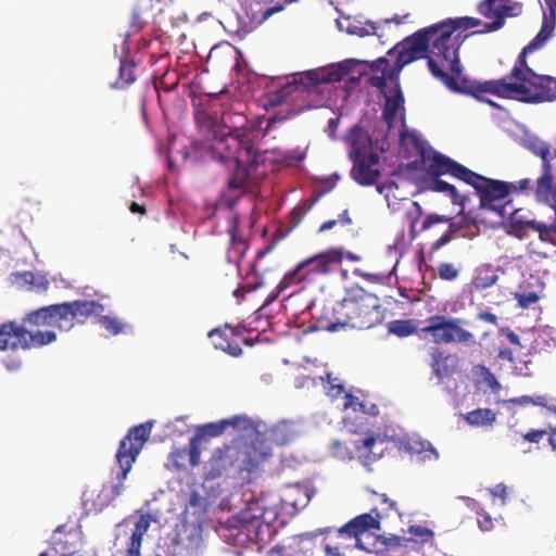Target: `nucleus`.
<instances>
[{
  "label": "nucleus",
  "instance_id": "nucleus-1",
  "mask_svg": "<svg viewBox=\"0 0 556 556\" xmlns=\"http://www.w3.org/2000/svg\"><path fill=\"white\" fill-rule=\"evenodd\" d=\"M104 306L96 300H75L51 304L25 314L22 325L7 321L0 325V351L39 349L56 341L52 330L36 332L29 327H55L61 331H70L77 325H84L91 315H98Z\"/></svg>",
  "mask_w": 556,
  "mask_h": 556
},
{
  "label": "nucleus",
  "instance_id": "nucleus-2",
  "mask_svg": "<svg viewBox=\"0 0 556 556\" xmlns=\"http://www.w3.org/2000/svg\"><path fill=\"white\" fill-rule=\"evenodd\" d=\"M208 138V149L214 159L233 162L235 168L227 180V188L220 194L218 205L232 210L247 191L250 174L245 164L254 157V144L249 129L214 125Z\"/></svg>",
  "mask_w": 556,
  "mask_h": 556
},
{
  "label": "nucleus",
  "instance_id": "nucleus-3",
  "mask_svg": "<svg viewBox=\"0 0 556 556\" xmlns=\"http://www.w3.org/2000/svg\"><path fill=\"white\" fill-rule=\"evenodd\" d=\"M271 457V450L265 440H232L213 450L204 465L205 480H238L250 482L252 476L263 470Z\"/></svg>",
  "mask_w": 556,
  "mask_h": 556
},
{
  "label": "nucleus",
  "instance_id": "nucleus-4",
  "mask_svg": "<svg viewBox=\"0 0 556 556\" xmlns=\"http://www.w3.org/2000/svg\"><path fill=\"white\" fill-rule=\"evenodd\" d=\"M383 319L379 298L361 287H352L341 301L324 306L318 323L321 328L333 332L346 328L367 330L380 325Z\"/></svg>",
  "mask_w": 556,
  "mask_h": 556
},
{
  "label": "nucleus",
  "instance_id": "nucleus-5",
  "mask_svg": "<svg viewBox=\"0 0 556 556\" xmlns=\"http://www.w3.org/2000/svg\"><path fill=\"white\" fill-rule=\"evenodd\" d=\"M440 34L439 25L435 24L416 31L407 37L403 43L424 55L427 59V64L432 76L441 80L448 89L470 94L480 100L482 99V94L492 93L490 89H493V87L491 85L495 84L496 80L472 83L467 78H462L460 84L458 76H456L454 65L452 64V59L447 55V51L442 49V53H438V55L433 53L437 52L434 47Z\"/></svg>",
  "mask_w": 556,
  "mask_h": 556
},
{
  "label": "nucleus",
  "instance_id": "nucleus-6",
  "mask_svg": "<svg viewBox=\"0 0 556 556\" xmlns=\"http://www.w3.org/2000/svg\"><path fill=\"white\" fill-rule=\"evenodd\" d=\"M429 172L433 176L451 175L471 186L479 195L480 208L495 212L501 217L516 213V211L507 212L511 192L509 182L486 178L439 152H433Z\"/></svg>",
  "mask_w": 556,
  "mask_h": 556
},
{
  "label": "nucleus",
  "instance_id": "nucleus-7",
  "mask_svg": "<svg viewBox=\"0 0 556 556\" xmlns=\"http://www.w3.org/2000/svg\"><path fill=\"white\" fill-rule=\"evenodd\" d=\"M152 422L130 428L121 440L115 454L119 471L116 475L119 484L88 489L83 494V505L88 514H98L106 508L119 494L123 481L130 472L134 463L150 438Z\"/></svg>",
  "mask_w": 556,
  "mask_h": 556
},
{
  "label": "nucleus",
  "instance_id": "nucleus-8",
  "mask_svg": "<svg viewBox=\"0 0 556 556\" xmlns=\"http://www.w3.org/2000/svg\"><path fill=\"white\" fill-rule=\"evenodd\" d=\"M381 522L379 518L369 513L361 514L334 531L331 539L321 541L326 556H345L346 551L358 548L368 553L376 549V544H370L372 531H379Z\"/></svg>",
  "mask_w": 556,
  "mask_h": 556
},
{
  "label": "nucleus",
  "instance_id": "nucleus-9",
  "mask_svg": "<svg viewBox=\"0 0 556 556\" xmlns=\"http://www.w3.org/2000/svg\"><path fill=\"white\" fill-rule=\"evenodd\" d=\"M492 94L502 98L516 99L523 102L538 103L556 99V78L536 74L526 70V75L519 78H501L491 85ZM556 157V150L554 151Z\"/></svg>",
  "mask_w": 556,
  "mask_h": 556
},
{
  "label": "nucleus",
  "instance_id": "nucleus-10",
  "mask_svg": "<svg viewBox=\"0 0 556 556\" xmlns=\"http://www.w3.org/2000/svg\"><path fill=\"white\" fill-rule=\"evenodd\" d=\"M344 256L342 248H330L303 260L283 276L278 283L279 291H285L294 285L312 283L319 276L331 274L342 264Z\"/></svg>",
  "mask_w": 556,
  "mask_h": 556
},
{
  "label": "nucleus",
  "instance_id": "nucleus-11",
  "mask_svg": "<svg viewBox=\"0 0 556 556\" xmlns=\"http://www.w3.org/2000/svg\"><path fill=\"white\" fill-rule=\"evenodd\" d=\"M359 64L357 60L349 59L339 63L330 64L326 67L301 73L299 78L283 85L271 98L273 104H280L287 97L294 91L302 90L309 92L320 84H329L341 81L346 75L353 72L356 65Z\"/></svg>",
  "mask_w": 556,
  "mask_h": 556
},
{
  "label": "nucleus",
  "instance_id": "nucleus-12",
  "mask_svg": "<svg viewBox=\"0 0 556 556\" xmlns=\"http://www.w3.org/2000/svg\"><path fill=\"white\" fill-rule=\"evenodd\" d=\"M439 28L441 30V34L439 35V39H437V45L434 47L435 51L433 52L435 55L438 53H442L444 49L447 51V55L452 59V64L454 65V68L456 71V76H458L459 81L462 83L463 73H462V65L458 56V50L460 46L463 45L465 38L468 35H463V30H467L477 26L482 25L483 23L481 20L470 16H463V17H456V18H448L446 21H443L438 24Z\"/></svg>",
  "mask_w": 556,
  "mask_h": 556
},
{
  "label": "nucleus",
  "instance_id": "nucleus-13",
  "mask_svg": "<svg viewBox=\"0 0 556 556\" xmlns=\"http://www.w3.org/2000/svg\"><path fill=\"white\" fill-rule=\"evenodd\" d=\"M278 516V508L266 505L262 497L249 500L245 508L240 511L239 519L251 540L263 542L275 532L273 526Z\"/></svg>",
  "mask_w": 556,
  "mask_h": 556
},
{
  "label": "nucleus",
  "instance_id": "nucleus-14",
  "mask_svg": "<svg viewBox=\"0 0 556 556\" xmlns=\"http://www.w3.org/2000/svg\"><path fill=\"white\" fill-rule=\"evenodd\" d=\"M462 319L447 317L445 315H433L428 318L422 332L432 337L438 344H473V333L462 327Z\"/></svg>",
  "mask_w": 556,
  "mask_h": 556
},
{
  "label": "nucleus",
  "instance_id": "nucleus-15",
  "mask_svg": "<svg viewBox=\"0 0 556 556\" xmlns=\"http://www.w3.org/2000/svg\"><path fill=\"white\" fill-rule=\"evenodd\" d=\"M544 2L547 9V13L544 14L541 29L533 38V40L529 42L518 55L510 74L505 77L507 80L525 76L526 70H532L528 65L526 56L536 49L543 47L554 33L556 26V0H544Z\"/></svg>",
  "mask_w": 556,
  "mask_h": 556
},
{
  "label": "nucleus",
  "instance_id": "nucleus-16",
  "mask_svg": "<svg viewBox=\"0 0 556 556\" xmlns=\"http://www.w3.org/2000/svg\"><path fill=\"white\" fill-rule=\"evenodd\" d=\"M522 3L515 0H483L478 4V11L491 20L483 23V29L478 33H491L503 27L506 17L518 16L522 12Z\"/></svg>",
  "mask_w": 556,
  "mask_h": 556
},
{
  "label": "nucleus",
  "instance_id": "nucleus-17",
  "mask_svg": "<svg viewBox=\"0 0 556 556\" xmlns=\"http://www.w3.org/2000/svg\"><path fill=\"white\" fill-rule=\"evenodd\" d=\"M353 167L351 169V178L361 186H371L380 177L381 173L377 165L379 164V155L370 152L369 156L351 160Z\"/></svg>",
  "mask_w": 556,
  "mask_h": 556
},
{
  "label": "nucleus",
  "instance_id": "nucleus-18",
  "mask_svg": "<svg viewBox=\"0 0 556 556\" xmlns=\"http://www.w3.org/2000/svg\"><path fill=\"white\" fill-rule=\"evenodd\" d=\"M152 517L150 514L140 515L134 522L132 517L125 518L121 523L117 525L118 529L127 528L132 523L130 530V536L127 542V547L124 556H140V548L142 545V538L151 526Z\"/></svg>",
  "mask_w": 556,
  "mask_h": 556
},
{
  "label": "nucleus",
  "instance_id": "nucleus-19",
  "mask_svg": "<svg viewBox=\"0 0 556 556\" xmlns=\"http://www.w3.org/2000/svg\"><path fill=\"white\" fill-rule=\"evenodd\" d=\"M253 426L252 420L247 416H233L229 419H223L217 422H208L197 428L194 435L201 441L205 438H215L222 435L228 427L247 430Z\"/></svg>",
  "mask_w": 556,
  "mask_h": 556
},
{
  "label": "nucleus",
  "instance_id": "nucleus-20",
  "mask_svg": "<svg viewBox=\"0 0 556 556\" xmlns=\"http://www.w3.org/2000/svg\"><path fill=\"white\" fill-rule=\"evenodd\" d=\"M534 191L538 200L556 210V178L551 163L542 164V174L535 181Z\"/></svg>",
  "mask_w": 556,
  "mask_h": 556
},
{
  "label": "nucleus",
  "instance_id": "nucleus-21",
  "mask_svg": "<svg viewBox=\"0 0 556 556\" xmlns=\"http://www.w3.org/2000/svg\"><path fill=\"white\" fill-rule=\"evenodd\" d=\"M431 362L430 367L433 375L439 379L443 380L448 378L458 371L459 357L454 354H446L439 348H432L430 352Z\"/></svg>",
  "mask_w": 556,
  "mask_h": 556
},
{
  "label": "nucleus",
  "instance_id": "nucleus-22",
  "mask_svg": "<svg viewBox=\"0 0 556 556\" xmlns=\"http://www.w3.org/2000/svg\"><path fill=\"white\" fill-rule=\"evenodd\" d=\"M330 529H318L316 531L312 532H304L295 538L292 539V541L288 544H277L273 546L268 553L267 556H298L300 552H302L304 544L306 542H311L315 539H317L320 535H324L326 533H329Z\"/></svg>",
  "mask_w": 556,
  "mask_h": 556
},
{
  "label": "nucleus",
  "instance_id": "nucleus-23",
  "mask_svg": "<svg viewBox=\"0 0 556 556\" xmlns=\"http://www.w3.org/2000/svg\"><path fill=\"white\" fill-rule=\"evenodd\" d=\"M386 440L379 434L367 435L354 443L355 452L363 465L368 466L381 457Z\"/></svg>",
  "mask_w": 556,
  "mask_h": 556
},
{
  "label": "nucleus",
  "instance_id": "nucleus-24",
  "mask_svg": "<svg viewBox=\"0 0 556 556\" xmlns=\"http://www.w3.org/2000/svg\"><path fill=\"white\" fill-rule=\"evenodd\" d=\"M348 141L351 146L349 153L351 160L369 156V153L372 152L368 132L358 125L351 128Z\"/></svg>",
  "mask_w": 556,
  "mask_h": 556
},
{
  "label": "nucleus",
  "instance_id": "nucleus-25",
  "mask_svg": "<svg viewBox=\"0 0 556 556\" xmlns=\"http://www.w3.org/2000/svg\"><path fill=\"white\" fill-rule=\"evenodd\" d=\"M403 104L404 96L400 84L396 83L394 94L386 96V102L382 110V117L390 126L394 123L397 112L403 108Z\"/></svg>",
  "mask_w": 556,
  "mask_h": 556
},
{
  "label": "nucleus",
  "instance_id": "nucleus-26",
  "mask_svg": "<svg viewBox=\"0 0 556 556\" xmlns=\"http://www.w3.org/2000/svg\"><path fill=\"white\" fill-rule=\"evenodd\" d=\"M554 217L551 224L529 219L523 222V227L539 233V238L543 242L555 243L556 240V210H553Z\"/></svg>",
  "mask_w": 556,
  "mask_h": 556
},
{
  "label": "nucleus",
  "instance_id": "nucleus-27",
  "mask_svg": "<svg viewBox=\"0 0 556 556\" xmlns=\"http://www.w3.org/2000/svg\"><path fill=\"white\" fill-rule=\"evenodd\" d=\"M239 232V217H232L228 233L230 236L231 245L229 248V256L240 260L244 256L248 250V242L238 236Z\"/></svg>",
  "mask_w": 556,
  "mask_h": 556
},
{
  "label": "nucleus",
  "instance_id": "nucleus-28",
  "mask_svg": "<svg viewBox=\"0 0 556 556\" xmlns=\"http://www.w3.org/2000/svg\"><path fill=\"white\" fill-rule=\"evenodd\" d=\"M295 434L292 425L288 421H280L268 430L269 440L280 446L290 443L295 438Z\"/></svg>",
  "mask_w": 556,
  "mask_h": 556
},
{
  "label": "nucleus",
  "instance_id": "nucleus-29",
  "mask_svg": "<svg viewBox=\"0 0 556 556\" xmlns=\"http://www.w3.org/2000/svg\"><path fill=\"white\" fill-rule=\"evenodd\" d=\"M343 407L345 409H352L354 413H362L369 416H377L379 414V408L376 404L368 402L366 399L361 400L349 393L344 396Z\"/></svg>",
  "mask_w": 556,
  "mask_h": 556
},
{
  "label": "nucleus",
  "instance_id": "nucleus-30",
  "mask_svg": "<svg viewBox=\"0 0 556 556\" xmlns=\"http://www.w3.org/2000/svg\"><path fill=\"white\" fill-rule=\"evenodd\" d=\"M446 223H450L447 231L454 238L463 229V222L453 223V222H451V217H448L446 215L429 214L424 219L420 230L426 231L437 224H446Z\"/></svg>",
  "mask_w": 556,
  "mask_h": 556
},
{
  "label": "nucleus",
  "instance_id": "nucleus-31",
  "mask_svg": "<svg viewBox=\"0 0 556 556\" xmlns=\"http://www.w3.org/2000/svg\"><path fill=\"white\" fill-rule=\"evenodd\" d=\"M465 420L470 426H490L496 420V414L491 408H477L468 412Z\"/></svg>",
  "mask_w": 556,
  "mask_h": 556
},
{
  "label": "nucleus",
  "instance_id": "nucleus-32",
  "mask_svg": "<svg viewBox=\"0 0 556 556\" xmlns=\"http://www.w3.org/2000/svg\"><path fill=\"white\" fill-rule=\"evenodd\" d=\"M388 55L395 56V61L403 67L418 59L425 58L417 51L406 47L405 43L401 42L388 51Z\"/></svg>",
  "mask_w": 556,
  "mask_h": 556
},
{
  "label": "nucleus",
  "instance_id": "nucleus-33",
  "mask_svg": "<svg viewBox=\"0 0 556 556\" xmlns=\"http://www.w3.org/2000/svg\"><path fill=\"white\" fill-rule=\"evenodd\" d=\"M135 67L136 64L134 61L125 59L119 62V71L118 77L115 83L112 84L115 88H123L127 85H130L135 81Z\"/></svg>",
  "mask_w": 556,
  "mask_h": 556
},
{
  "label": "nucleus",
  "instance_id": "nucleus-34",
  "mask_svg": "<svg viewBox=\"0 0 556 556\" xmlns=\"http://www.w3.org/2000/svg\"><path fill=\"white\" fill-rule=\"evenodd\" d=\"M295 1L296 0H269V7L260 12V14H253L252 22L255 24H262L274 14L283 11L288 4H291Z\"/></svg>",
  "mask_w": 556,
  "mask_h": 556
},
{
  "label": "nucleus",
  "instance_id": "nucleus-35",
  "mask_svg": "<svg viewBox=\"0 0 556 556\" xmlns=\"http://www.w3.org/2000/svg\"><path fill=\"white\" fill-rule=\"evenodd\" d=\"M529 151L542 160V164L551 163V147L538 137L529 138L526 142Z\"/></svg>",
  "mask_w": 556,
  "mask_h": 556
},
{
  "label": "nucleus",
  "instance_id": "nucleus-36",
  "mask_svg": "<svg viewBox=\"0 0 556 556\" xmlns=\"http://www.w3.org/2000/svg\"><path fill=\"white\" fill-rule=\"evenodd\" d=\"M416 327L410 319H396L388 324L389 333L400 338L408 337L416 332Z\"/></svg>",
  "mask_w": 556,
  "mask_h": 556
},
{
  "label": "nucleus",
  "instance_id": "nucleus-37",
  "mask_svg": "<svg viewBox=\"0 0 556 556\" xmlns=\"http://www.w3.org/2000/svg\"><path fill=\"white\" fill-rule=\"evenodd\" d=\"M318 197L314 199H307L304 201H301L289 214L291 227L298 226L301 220L304 218L306 213L314 206V204L317 202Z\"/></svg>",
  "mask_w": 556,
  "mask_h": 556
},
{
  "label": "nucleus",
  "instance_id": "nucleus-38",
  "mask_svg": "<svg viewBox=\"0 0 556 556\" xmlns=\"http://www.w3.org/2000/svg\"><path fill=\"white\" fill-rule=\"evenodd\" d=\"M374 534L370 539V544H376V549L374 552H380L382 549L388 548H396L403 545V542L406 541L404 538L392 535L390 538H380L376 535V531H372Z\"/></svg>",
  "mask_w": 556,
  "mask_h": 556
},
{
  "label": "nucleus",
  "instance_id": "nucleus-39",
  "mask_svg": "<svg viewBox=\"0 0 556 556\" xmlns=\"http://www.w3.org/2000/svg\"><path fill=\"white\" fill-rule=\"evenodd\" d=\"M498 277L491 269V266L480 268L473 279V285L477 289H486L496 283Z\"/></svg>",
  "mask_w": 556,
  "mask_h": 556
},
{
  "label": "nucleus",
  "instance_id": "nucleus-40",
  "mask_svg": "<svg viewBox=\"0 0 556 556\" xmlns=\"http://www.w3.org/2000/svg\"><path fill=\"white\" fill-rule=\"evenodd\" d=\"M428 173L434 178L431 184V190L435 192H444L447 193L454 203L458 202L459 194L455 188V186L439 179L440 176H433L429 170Z\"/></svg>",
  "mask_w": 556,
  "mask_h": 556
},
{
  "label": "nucleus",
  "instance_id": "nucleus-41",
  "mask_svg": "<svg viewBox=\"0 0 556 556\" xmlns=\"http://www.w3.org/2000/svg\"><path fill=\"white\" fill-rule=\"evenodd\" d=\"M201 440L199 437L193 435L190 441L188 448L186 450V456L189 457V463L192 467H197L201 463Z\"/></svg>",
  "mask_w": 556,
  "mask_h": 556
},
{
  "label": "nucleus",
  "instance_id": "nucleus-42",
  "mask_svg": "<svg viewBox=\"0 0 556 556\" xmlns=\"http://www.w3.org/2000/svg\"><path fill=\"white\" fill-rule=\"evenodd\" d=\"M97 316H100L99 323L111 334L116 336L124 331L125 326L118 318L111 316H102L101 313L98 314Z\"/></svg>",
  "mask_w": 556,
  "mask_h": 556
},
{
  "label": "nucleus",
  "instance_id": "nucleus-43",
  "mask_svg": "<svg viewBox=\"0 0 556 556\" xmlns=\"http://www.w3.org/2000/svg\"><path fill=\"white\" fill-rule=\"evenodd\" d=\"M412 211L407 212V218L409 220V237L412 240L417 238L418 231L416 230V224L422 215V208L416 201L412 202Z\"/></svg>",
  "mask_w": 556,
  "mask_h": 556
},
{
  "label": "nucleus",
  "instance_id": "nucleus-44",
  "mask_svg": "<svg viewBox=\"0 0 556 556\" xmlns=\"http://www.w3.org/2000/svg\"><path fill=\"white\" fill-rule=\"evenodd\" d=\"M193 509V514L202 515L205 511V500L198 491H191L186 504V510Z\"/></svg>",
  "mask_w": 556,
  "mask_h": 556
},
{
  "label": "nucleus",
  "instance_id": "nucleus-45",
  "mask_svg": "<svg viewBox=\"0 0 556 556\" xmlns=\"http://www.w3.org/2000/svg\"><path fill=\"white\" fill-rule=\"evenodd\" d=\"M24 277L25 281L28 282L37 292H45L49 288L50 282L45 276L25 273Z\"/></svg>",
  "mask_w": 556,
  "mask_h": 556
},
{
  "label": "nucleus",
  "instance_id": "nucleus-46",
  "mask_svg": "<svg viewBox=\"0 0 556 556\" xmlns=\"http://www.w3.org/2000/svg\"><path fill=\"white\" fill-rule=\"evenodd\" d=\"M408 532L419 539V541L421 543H427L429 541L432 540V538L434 536V533L432 530L426 528V527H422V526H419V525H414V526H410L408 528Z\"/></svg>",
  "mask_w": 556,
  "mask_h": 556
},
{
  "label": "nucleus",
  "instance_id": "nucleus-47",
  "mask_svg": "<svg viewBox=\"0 0 556 556\" xmlns=\"http://www.w3.org/2000/svg\"><path fill=\"white\" fill-rule=\"evenodd\" d=\"M438 275L443 280H455L458 275L459 270L451 263H441L438 266Z\"/></svg>",
  "mask_w": 556,
  "mask_h": 556
},
{
  "label": "nucleus",
  "instance_id": "nucleus-48",
  "mask_svg": "<svg viewBox=\"0 0 556 556\" xmlns=\"http://www.w3.org/2000/svg\"><path fill=\"white\" fill-rule=\"evenodd\" d=\"M190 532L187 539L189 540V545L192 548H198L203 539H202V529L200 526L192 525L190 528L185 527V532Z\"/></svg>",
  "mask_w": 556,
  "mask_h": 556
},
{
  "label": "nucleus",
  "instance_id": "nucleus-49",
  "mask_svg": "<svg viewBox=\"0 0 556 556\" xmlns=\"http://www.w3.org/2000/svg\"><path fill=\"white\" fill-rule=\"evenodd\" d=\"M186 458V448H176L168 455L172 468L180 470L185 468L184 460Z\"/></svg>",
  "mask_w": 556,
  "mask_h": 556
},
{
  "label": "nucleus",
  "instance_id": "nucleus-50",
  "mask_svg": "<svg viewBox=\"0 0 556 556\" xmlns=\"http://www.w3.org/2000/svg\"><path fill=\"white\" fill-rule=\"evenodd\" d=\"M216 349L227 352L229 355L238 357L242 354L239 343L231 342L229 338H225V343H216Z\"/></svg>",
  "mask_w": 556,
  "mask_h": 556
},
{
  "label": "nucleus",
  "instance_id": "nucleus-51",
  "mask_svg": "<svg viewBox=\"0 0 556 556\" xmlns=\"http://www.w3.org/2000/svg\"><path fill=\"white\" fill-rule=\"evenodd\" d=\"M227 331L230 332V336H235V329L230 327H226L225 329H214L208 332V337L213 340L214 345L216 346V343H225V338H229Z\"/></svg>",
  "mask_w": 556,
  "mask_h": 556
},
{
  "label": "nucleus",
  "instance_id": "nucleus-52",
  "mask_svg": "<svg viewBox=\"0 0 556 556\" xmlns=\"http://www.w3.org/2000/svg\"><path fill=\"white\" fill-rule=\"evenodd\" d=\"M403 70V66L397 63L396 61L394 62V64L391 66L390 65V62L388 63V67H386V70H383V75L386 76V80L389 79V80H392V81H397L399 79V76L401 74Z\"/></svg>",
  "mask_w": 556,
  "mask_h": 556
},
{
  "label": "nucleus",
  "instance_id": "nucleus-53",
  "mask_svg": "<svg viewBox=\"0 0 556 556\" xmlns=\"http://www.w3.org/2000/svg\"><path fill=\"white\" fill-rule=\"evenodd\" d=\"M517 300L521 307L527 308L539 301V295L535 292L522 293L517 295Z\"/></svg>",
  "mask_w": 556,
  "mask_h": 556
},
{
  "label": "nucleus",
  "instance_id": "nucleus-54",
  "mask_svg": "<svg viewBox=\"0 0 556 556\" xmlns=\"http://www.w3.org/2000/svg\"><path fill=\"white\" fill-rule=\"evenodd\" d=\"M547 435V430H530L522 435L525 441L530 443H540Z\"/></svg>",
  "mask_w": 556,
  "mask_h": 556
},
{
  "label": "nucleus",
  "instance_id": "nucleus-55",
  "mask_svg": "<svg viewBox=\"0 0 556 556\" xmlns=\"http://www.w3.org/2000/svg\"><path fill=\"white\" fill-rule=\"evenodd\" d=\"M478 526L482 531H490L493 528V521L488 513H479Z\"/></svg>",
  "mask_w": 556,
  "mask_h": 556
},
{
  "label": "nucleus",
  "instance_id": "nucleus-56",
  "mask_svg": "<svg viewBox=\"0 0 556 556\" xmlns=\"http://www.w3.org/2000/svg\"><path fill=\"white\" fill-rule=\"evenodd\" d=\"M389 60L384 56L378 58L377 60L369 63V67L371 71L381 72L383 74V70L388 67Z\"/></svg>",
  "mask_w": 556,
  "mask_h": 556
},
{
  "label": "nucleus",
  "instance_id": "nucleus-57",
  "mask_svg": "<svg viewBox=\"0 0 556 556\" xmlns=\"http://www.w3.org/2000/svg\"><path fill=\"white\" fill-rule=\"evenodd\" d=\"M305 156H306L305 151H303L301 149H295V150H291V151L287 152L285 157L287 161L301 162L305 159Z\"/></svg>",
  "mask_w": 556,
  "mask_h": 556
},
{
  "label": "nucleus",
  "instance_id": "nucleus-58",
  "mask_svg": "<svg viewBox=\"0 0 556 556\" xmlns=\"http://www.w3.org/2000/svg\"><path fill=\"white\" fill-rule=\"evenodd\" d=\"M452 239H454V237L448 232H444L433 244H432V250H439L441 248H443L445 244H447L448 242L452 241Z\"/></svg>",
  "mask_w": 556,
  "mask_h": 556
},
{
  "label": "nucleus",
  "instance_id": "nucleus-59",
  "mask_svg": "<svg viewBox=\"0 0 556 556\" xmlns=\"http://www.w3.org/2000/svg\"><path fill=\"white\" fill-rule=\"evenodd\" d=\"M369 85L372 86V87H376L380 90H383L387 86L386 84V76L383 74H381L380 76H371L369 78Z\"/></svg>",
  "mask_w": 556,
  "mask_h": 556
},
{
  "label": "nucleus",
  "instance_id": "nucleus-60",
  "mask_svg": "<svg viewBox=\"0 0 556 556\" xmlns=\"http://www.w3.org/2000/svg\"><path fill=\"white\" fill-rule=\"evenodd\" d=\"M478 319L491 325L497 324V316L491 312H481L478 314Z\"/></svg>",
  "mask_w": 556,
  "mask_h": 556
},
{
  "label": "nucleus",
  "instance_id": "nucleus-61",
  "mask_svg": "<svg viewBox=\"0 0 556 556\" xmlns=\"http://www.w3.org/2000/svg\"><path fill=\"white\" fill-rule=\"evenodd\" d=\"M491 493L493 496L500 497L504 501L507 494V488L505 484L498 483L491 490Z\"/></svg>",
  "mask_w": 556,
  "mask_h": 556
},
{
  "label": "nucleus",
  "instance_id": "nucleus-62",
  "mask_svg": "<svg viewBox=\"0 0 556 556\" xmlns=\"http://www.w3.org/2000/svg\"><path fill=\"white\" fill-rule=\"evenodd\" d=\"M131 27L137 31L143 27V21L141 18L140 12L138 11L132 12Z\"/></svg>",
  "mask_w": 556,
  "mask_h": 556
},
{
  "label": "nucleus",
  "instance_id": "nucleus-63",
  "mask_svg": "<svg viewBox=\"0 0 556 556\" xmlns=\"http://www.w3.org/2000/svg\"><path fill=\"white\" fill-rule=\"evenodd\" d=\"M532 405L542 406V407L552 409V407L548 405V399L545 395L532 396Z\"/></svg>",
  "mask_w": 556,
  "mask_h": 556
},
{
  "label": "nucleus",
  "instance_id": "nucleus-64",
  "mask_svg": "<svg viewBox=\"0 0 556 556\" xmlns=\"http://www.w3.org/2000/svg\"><path fill=\"white\" fill-rule=\"evenodd\" d=\"M4 365L9 371H16L22 368V362L20 359H9L4 362Z\"/></svg>",
  "mask_w": 556,
  "mask_h": 556
}]
</instances>
